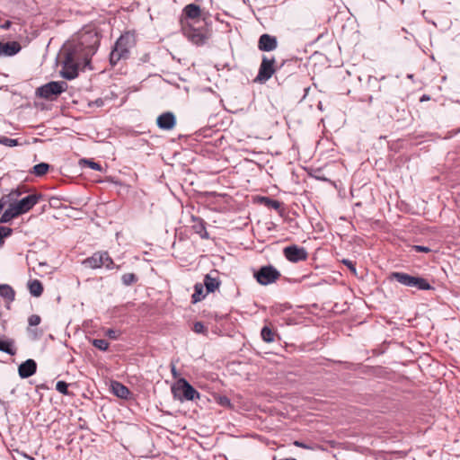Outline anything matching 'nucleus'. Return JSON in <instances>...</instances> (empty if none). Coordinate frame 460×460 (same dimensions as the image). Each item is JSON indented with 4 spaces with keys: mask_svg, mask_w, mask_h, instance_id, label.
<instances>
[{
    "mask_svg": "<svg viewBox=\"0 0 460 460\" xmlns=\"http://www.w3.org/2000/svg\"><path fill=\"white\" fill-rule=\"evenodd\" d=\"M100 43L98 31L93 27L84 28L73 42L66 44L62 50V76L71 80L77 76L79 68L90 64L91 58L95 54Z\"/></svg>",
    "mask_w": 460,
    "mask_h": 460,
    "instance_id": "nucleus-1",
    "label": "nucleus"
},
{
    "mask_svg": "<svg viewBox=\"0 0 460 460\" xmlns=\"http://www.w3.org/2000/svg\"><path fill=\"white\" fill-rule=\"evenodd\" d=\"M25 192L24 188H17L13 190L9 194L2 197L7 199L5 200V206L11 203L19 216L29 212L43 198L40 193H32L19 199Z\"/></svg>",
    "mask_w": 460,
    "mask_h": 460,
    "instance_id": "nucleus-2",
    "label": "nucleus"
},
{
    "mask_svg": "<svg viewBox=\"0 0 460 460\" xmlns=\"http://www.w3.org/2000/svg\"><path fill=\"white\" fill-rule=\"evenodd\" d=\"M132 42V37L128 33L123 34L118 39L110 55V62L111 65L115 66L120 60L128 58Z\"/></svg>",
    "mask_w": 460,
    "mask_h": 460,
    "instance_id": "nucleus-3",
    "label": "nucleus"
},
{
    "mask_svg": "<svg viewBox=\"0 0 460 460\" xmlns=\"http://www.w3.org/2000/svg\"><path fill=\"white\" fill-rule=\"evenodd\" d=\"M67 84L63 81L49 82L36 90V94L43 99H52L66 90Z\"/></svg>",
    "mask_w": 460,
    "mask_h": 460,
    "instance_id": "nucleus-4",
    "label": "nucleus"
},
{
    "mask_svg": "<svg viewBox=\"0 0 460 460\" xmlns=\"http://www.w3.org/2000/svg\"><path fill=\"white\" fill-rule=\"evenodd\" d=\"M256 280L263 286L270 285L278 280L280 272L271 265L261 267L255 274Z\"/></svg>",
    "mask_w": 460,
    "mask_h": 460,
    "instance_id": "nucleus-5",
    "label": "nucleus"
},
{
    "mask_svg": "<svg viewBox=\"0 0 460 460\" xmlns=\"http://www.w3.org/2000/svg\"><path fill=\"white\" fill-rule=\"evenodd\" d=\"M274 64L275 58L263 57L255 81L260 83L268 81L275 73Z\"/></svg>",
    "mask_w": 460,
    "mask_h": 460,
    "instance_id": "nucleus-6",
    "label": "nucleus"
},
{
    "mask_svg": "<svg viewBox=\"0 0 460 460\" xmlns=\"http://www.w3.org/2000/svg\"><path fill=\"white\" fill-rule=\"evenodd\" d=\"M283 254L288 261L293 263L305 261L308 257L306 250L296 244L285 247L283 249Z\"/></svg>",
    "mask_w": 460,
    "mask_h": 460,
    "instance_id": "nucleus-7",
    "label": "nucleus"
},
{
    "mask_svg": "<svg viewBox=\"0 0 460 460\" xmlns=\"http://www.w3.org/2000/svg\"><path fill=\"white\" fill-rule=\"evenodd\" d=\"M183 34L190 41L196 45H202L207 40V37L202 30L196 29L191 26L184 27Z\"/></svg>",
    "mask_w": 460,
    "mask_h": 460,
    "instance_id": "nucleus-8",
    "label": "nucleus"
},
{
    "mask_svg": "<svg viewBox=\"0 0 460 460\" xmlns=\"http://www.w3.org/2000/svg\"><path fill=\"white\" fill-rule=\"evenodd\" d=\"M177 389L182 392V397L187 401H193L196 398H199V392L184 378L179 380Z\"/></svg>",
    "mask_w": 460,
    "mask_h": 460,
    "instance_id": "nucleus-9",
    "label": "nucleus"
},
{
    "mask_svg": "<svg viewBox=\"0 0 460 460\" xmlns=\"http://www.w3.org/2000/svg\"><path fill=\"white\" fill-rule=\"evenodd\" d=\"M278 47L277 38L270 34H262L258 41V49L261 51H272Z\"/></svg>",
    "mask_w": 460,
    "mask_h": 460,
    "instance_id": "nucleus-10",
    "label": "nucleus"
},
{
    "mask_svg": "<svg viewBox=\"0 0 460 460\" xmlns=\"http://www.w3.org/2000/svg\"><path fill=\"white\" fill-rule=\"evenodd\" d=\"M157 126L164 130H171L176 124L175 116L172 112H164L157 118Z\"/></svg>",
    "mask_w": 460,
    "mask_h": 460,
    "instance_id": "nucleus-11",
    "label": "nucleus"
},
{
    "mask_svg": "<svg viewBox=\"0 0 460 460\" xmlns=\"http://www.w3.org/2000/svg\"><path fill=\"white\" fill-rule=\"evenodd\" d=\"M37 364L33 359H27L19 366L18 373L22 378H28L35 374Z\"/></svg>",
    "mask_w": 460,
    "mask_h": 460,
    "instance_id": "nucleus-12",
    "label": "nucleus"
},
{
    "mask_svg": "<svg viewBox=\"0 0 460 460\" xmlns=\"http://www.w3.org/2000/svg\"><path fill=\"white\" fill-rule=\"evenodd\" d=\"M21 50V46L16 41L0 42V57H12Z\"/></svg>",
    "mask_w": 460,
    "mask_h": 460,
    "instance_id": "nucleus-13",
    "label": "nucleus"
},
{
    "mask_svg": "<svg viewBox=\"0 0 460 460\" xmlns=\"http://www.w3.org/2000/svg\"><path fill=\"white\" fill-rule=\"evenodd\" d=\"M391 277L405 287H413L415 276H411L404 272H393Z\"/></svg>",
    "mask_w": 460,
    "mask_h": 460,
    "instance_id": "nucleus-14",
    "label": "nucleus"
},
{
    "mask_svg": "<svg viewBox=\"0 0 460 460\" xmlns=\"http://www.w3.org/2000/svg\"><path fill=\"white\" fill-rule=\"evenodd\" d=\"M111 386L112 393L119 398L128 399L130 395L129 389L119 382L113 381Z\"/></svg>",
    "mask_w": 460,
    "mask_h": 460,
    "instance_id": "nucleus-15",
    "label": "nucleus"
},
{
    "mask_svg": "<svg viewBox=\"0 0 460 460\" xmlns=\"http://www.w3.org/2000/svg\"><path fill=\"white\" fill-rule=\"evenodd\" d=\"M102 252H95L93 256L83 261V264L90 269H98L102 265Z\"/></svg>",
    "mask_w": 460,
    "mask_h": 460,
    "instance_id": "nucleus-16",
    "label": "nucleus"
},
{
    "mask_svg": "<svg viewBox=\"0 0 460 460\" xmlns=\"http://www.w3.org/2000/svg\"><path fill=\"white\" fill-rule=\"evenodd\" d=\"M202 285L206 287L207 293H212L219 288L220 280L217 276L207 274L204 277V284Z\"/></svg>",
    "mask_w": 460,
    "mask_h": 460,
    "instance_id": "nucleus-17",
    "label": "nucleus"
},
{
    "mask_svg": "<svg viewBox=\"0 0 460 460\" xmlns=\"http://www.w3.org/2000/svg\"><path fill=\"white\" fill-rule=\"evenodd\" d=\"M183 13L190 19H197L200 16L201 10L198 4H190L183 8Z\"/></svg>",
    "mask_w": 460,
    "mask_h": 460,
    "instance_id": "nucleus-18",
    "label": "nucleus"
},
{
    "mask_svg": "<svg viewBox=\"0 0 460 460\" xmlns=\"http://www.w3.org/2000/svg\"><path fill=\"white\" fill-rule=\"evenodd\" d=\"M0 296L6 300V302L11 303L14 300L15 292L13 288L7 284L0 285Z\"/></svg>",
    "mask_w": 460,
    "mask_h": 460,
    "instance_id": "nucleus-19",
    "label": "nucleus"
},
{
    "mask_svg": "<svg viewBox=\"0 0 460 460\" xmlns=\"http://www.w3.org/2000/svg\"><path fill=\"white\" fill-rule=\"evenodd\" d=\"M28 288L31 296L39 297L43 292V286L38 279L29 281Z\"/></svg>",
    "mask_w": 460,
    "mask_h": 460,
    "instance_id": "nucleus-20",
    "label": "nucleus"
},
{
    "mask_svg": "<svg viewBox=\"0 0 460 460\" xmlns=\"http://www.w3.org/2000/svg\"><path fill=\"white\" fill-rule=\"evenodd\" d=\"M13 344L14 342L13 340L0 339V351L13 356L16 353V349L14 348Z\"/></svg>",
    "mask_w": 460,
    "mask_h": 460,
    "instance_id": "nucleus-21",
    "label": "nucleus"
},
{
    "mask_svg": "<svg viewBox=\"0 0 460 460\" xmlns=\"http://www.w3.org/2000/svg\"><path fill=\"white\" fill-rule=\"evenodd\" d=\"M8 208L2 214L0 217L1 223H7L11 221L13 218L19 217V214L15 211L11 203L7 204Z\"/></svg>",
    "mask_w": 460,
    "mask_h": 460,
    "instance_id": "nucleus-22",
    "label": "nucleus"
},
{
    "mask_svg": "<svg viewBox=\"0 0 460 460\" xmlns=\"http://www.w3.org/2000/svg\"><path fill=\"white\" fill-rule=\"evenodd\" d=\"M208 293H204L203 285L200 283H197L194 286V293L192 295V303L196 304L205 298Z\"/></svg>",
    "mask_w": 460,
    "mask_h": 460,
    "instance_id": "nucleus-23",
    "label": "nucleus"
},
{
    "mask_svg": "<svg viewBox=\"0 0 460 460\" xmlns=\"http://www.w3.org/2000/svg\"><path fill=\"white\" fill-rule=\"evenodd\" d=\"M412 288H416L419 290H429L432 288L428 280L421 277H415Z\"/></svg>",
    "mask_w": 460,
    "mask_h": 460,
    "instance_id": "nucleus-24",
    "label": "nucleus"
},
{
    "mask_svg": "<svg viewBox=\"0 0 460 460\" xmlns=\"http://www.w3.org/2000/svg\"><path fill=\"white\" fill-rule=\"evenodd\" d=\"M261 336L265 342L270 343L274 341L275 333L268 326H264L261 329Z\"/></svg>",
    "mask_w": 460,
    "mask_h": 460,
    "instance_id": "nucleus-25",
    "label": "nucleus"
},
{
    "mask_svg": "<svg viewBox=\"0 0 460 460\" xmlns=\"http://www.w3.org/2000/svg\"><path fill=\"white\" fill-rule=\"evenodd\" d=\"M49 165L46 163H40L33 166L32 172L37 176H43L47 173Z\"/></svg>",
    "mask_w": 460,
    "mask_h": 460,
    "instance_id": "nucleus-26",
    "label": "nucleus"
},
{
    "mask_svg": "<svg viewBox=\"0 0 460 460\" xmlns=\"http://www.w3.org/2000/svg\"><path fill=\"white\" fill-rule=\"evenodd\" d=\"M92 344L102 351H106L109 349V342L103 339H94Z\"/></svg>",
    "mask_w": 460,
    "mask_h": 460,
    "instance_id": "nucleus-27",
    "label": "nucleus"
},
{
    "mask_svg": "<svg viewBox=\"0 0 460 460\" xmlns=\"http://www.w3.org/2000/svg\"><path fill=\"white\" fill-rule=\"evenodd\" d=\"M121 280L125 286H130V285L134 284L135 282H137V278L133 273H126V274L122 275Z\"/></svg>",
    "mask_w": 460,
    "mask_h": 460,
    "instance_id": "nucleus-28",
    "label": "nucleus"
},
{
    "mask_svg": "<svg viewBox=\"0 0 460 460\" xmlns=\"http://www.w3.org/2000/svg\"><path fill=\"white\" fill-rule=\"evenodd\" d=\"M0 144L5 146H16L18 145L17 139L9 138L4 136H0Z\"/></svg>",
    "mask_w": 460,
    "mask_h": 460,
    "instance_id": "nucleus-29",
    "label": "nucleus"
},
{
    "mask_svg": "<svg viewBox=\"0 0 460 460\" xmlns=\"http://www.w3.org/2000/svg\"><path fill=\"white\" fill-rule=\"evenodd\" d=\"M102 265H104L107 269L111 270L113 268V261L112 259L109 256L108 252H102Z\"/></svg>",
    "mask_w": 460,
    "mask_h": 460,
    "instance_id": "nucleus-30",
    "label": "nucleus"
},
{
    "mask_svg": "<svg viewBox=\"0 0 460 460\" xmlns=\"http://www.w3.org/2000/svg\"><path fill=\"white\" fill-rule=\"evenodd\" d=\"M262 200L264 201L265 205H267L268 207H270L273 209L278 210L280 208V203L278 200L271 199L269 198H263Z\"/></svg>",
    "mask_w": 460,
    "mask_h": 460,
    "instance_id": "nucleus-31",
    "label": "nucleus"
},
{
    "mask_svg": "<svg viewBox=\"0 0 460 460\" xmlns=\"http://www.w3.org/2000/svg\"><path fill=\"white\" fill-rule=\"evenodd\" d=\"M56 389L62 394H68V385L65 381H58L56 384Z\"/></svg>",
    "mask_w": 460,
    "mask_h": 460,
    "instance_id": "nucleus-32",
    "label": "nucleus"
},
{
    "mask_svg": "<svg viewBox=\"0 0 460 460\" xmlns=\"http://www.w3.org/2000/svg\"><path fill=\"white\" fill-rule=\"evenodd\" d=\"M82 162L84 164H87L88 167H90L93 170H95V171H98V172H101L102 170V168L100 164L95 163V162H93L92 160L83 159Z\"/></svg>",
    "mask_w": 460,
    "mask_h": 460,
    "instance_id": "nucleus-33",
    "label": "nucleus"
},
{
    "mask_svg": "<svg viewBox=\"0 0 460 460\" xmlns=\"http://www.w3.org/2000/svg\"><path fill=\"white\" fill-rule=\"evenodd\" d=\"M28 323L30 326H37L40 323V317L38 314H31L28 319Z\"/></svg>",
    "mask_w": 460,
    "mask_h": 460,
    "instance_id": "nucleus-34",
    "label": "nucleus"
},
{
    "mask_svg": "<svg viewBox=\"0 0 460 460\" xmlns=\"http://www.w3.org/2000/svg\"><path fill=\"white\" fill-rule=\"evenodd\" d=\"M206 328L201 322H197L194 323L193 331L197 333H203Z\"/></svg>",
    "mask_w": 460,
    "mask_h": 460,
    "instance_id": "nucleus-35",
    "label": "nucleus"
},
{
    "mask_svg": "<svg viewBox=\"0 0 460 460\" xmlns=\"http://www.w3.org/2000/svg\"><path fill=\"white\" fill-rule=\"evenodd\" d=\"M12 233V229L9 227L0 226V238L1 240L4 239V237L8 236Z\"/></svg>",
    "mask_w": 460,
    "mask_h": 460,
    "instance_id": "nucleus-36",
    "label": "nucleus"
},
{
    "mask_svg": "<svg viewBox=\"0 0 460 460\" xmlns=\"http://www.w3.org/2000/svg\"><path fill=\"white\" fill-rule=\"evenodd\" d=\"M412 249L415 251V252H431L430 248L428 247V246H422V245H414L412 247Z\"/></svg>",
    "mask_w": 460,
    "mask_h": 460,
    "instance_id": "nucleus-37",
    "label": "nucleus"
},
{
    "mask_svg": "<svg viewBox=\"0 0 460 460\" xmlns=\"http://www.w3.org/2000/svg\"><path fill=\"white\" fill-rule=\"evenodd\" d=\"M342 263L345 264L353 274H356V267H355V264L353 263V261L345 259V260H342Z\"/></svg>",
    "mask_w": 460,
    "mask_h": 460,
    "instance_id": "nucleus-38",
    "label": "nucleus"
},
{
    "mask_svg": "<svg viewBox=\"0 0 460 460\" xmlns=\"http://www.w3.org/2000/svg\"><path fill=\"white\" fill-rule=\"evenodd\" d=\"M105 334H106V336H108L111 340H117L118 339L117 332L115 330H113V329H108L105 332Z\"/></svg>",
    "mask_w": 460,
    "mask_h": 460,
    "instance_id": "nucleus-39",
    "label": "nucleus"
},
{
    "mask_svg": "<svg viewBox=\"0 0 460 460\" xmlns=\"http://www.w3.org/2000/svg\"><path fill=\"white\" fill-rule=\"evenodd\" d=\"M293 444L296 447H302V448H305V449H312L313 448L312 447H310V446H308V445H306V444H305V443H303L301 441H298V440L294 441Z\"/></svg>",
    "mask_w": 460,
    "mask_h": 460,
    "instance_id": "nucleus-40",
    "label": "nucleus"
},
{
    "mask_svg": "<svg viewBox=\"0 0 460 460\" xmlns=\"http://www.w3.org/2000/svg\"><path fill=\"white\" fill-rule=\"evenodd\" d=\"M219 402L223 406H230L231 405L230 400L226 396L221 397Z\"/></svg>",
    "mask_w": 460,
    "mask_h": 460,
    "instance_id": "nucleus-41",
    "label": "nucleus"
},
{
    "mask_svg": "<svg viewBox=\"0 0 460 460\" xmlns=\"http://www.w3.org/2000/svg\"><path fill=\"white\" fill-rule=\"evenodd\" d=\"M376 460H378L380 458H385V454L383 451L376 452L375 455Z\"/></svg>",
    "mask_w": 460,
    "mask_h": 460,
    "instance_id": "nucleus-42",
    "label": "nucleus"
},
{
    "mask_svg": "<svg viewBox=\"0 0 460 460\" xmlns=\"http://www.w3.org/2000/svg\"><path fill=\"white\" fill-rule=\"evenodd\" d=\"M12 25V22L10 21H6L4 24L0 25L1 29L8 30Z\"/></svg>",
    "mask_w": 460,
    "mask_h": 460,
    "instance_id": "nucleus-43",
    "label": "nucleus"
},
{
    "mask_svg": "<svg viewBox=\"0 0 460 460\" xmlns=\"http://www.w3.org/2000/svg\"><path fill=\"white\" fill-rule=\"evenodd\" d=\"M430 100V96L428 95V94H423L420 99V102H426V101H429Z\"/></svg>",
    "mask_w": 460,
    "mask_h": 460,
    "instance_id": "nucleus-44",
    "label": "nucleus"
},
{
    "mask_svg": "<svg viewBox=\"0 0 460 460\" xmlns=\"http://www.w3.org/2000/svg\"><path fill=\"white\" fill-rule=\"evenodd\" d=\"M172 374L174 377H176L177 373L174 366L172 367Z\"/></svg>",
    "mask_w": 460,
    "mask_h": 460,
    "instance_id": "nucleus-45",
    "label": "nucleus"
}]
</instances>
